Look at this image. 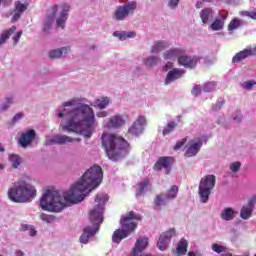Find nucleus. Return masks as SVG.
I'll use <instances>...</instances> for the list:
<instances>
[{
    "label": "nucleus",
    "mask_w": 256,
    "mask_h": 256,
    "mask_svg": "<svg viewBox=\"0 0 256 256\" xmlns=\"http://www.w3.org/2000/svg\"><path fill=\"white\" fill-rule=\"evenodd\" d=\"M58 10H59V6L57 4H54L47 11L46 17L44 19V24H43L44 33H49V31H51V27L53 25V22L55 21V15H57Z\"/></svg>",
    "instance_id": "obj_13"
},
{
    "label": "nucleus",
    "mask_w": 256,
    "mask_h": 256,
    "mask_svg": "<svg viewBox=\"0 0 256 256\" xmlns=\"http://www.w3.org/2000/svg\"><path fill=\"white\" fill-rule=\"evenodd\" d=\"M185 69L173 68L168 71L166 78L164 80L165 85H171V83H175L178 79H181L183 75H185Z\"/></svg>",
    "instance_id": "obj_17"
},
{
    "label": "nucleus",
    "mask_w": 256,
    "mask_h": 256,
    "mask_svg": "<svg viewBox=\"0 0 256 256\" xmlns=\"http://www.w3.org/2000/svg\"><path fill=\"white\" fill-rule=\"evenodd\" d=\"M127 123V115L125 114H116L109 119H105L103 126L106 129H121L123 125Z\"/></svg>",
    "instance_id": "obj_9"
},
{
    "label": "nucleus",
    "mask_w": 256,
    "mask_h": 256,
    "mask_svg": "<svg viewBox=\"0 0 256 256\" xmlns=\"http://www.w3.org/2000/svg\"><path fill=\"white\" fill-rule=\"evenodd\" d=\"M188 245L189 244L187 243V240L182 238L177 245V248L175 251L176 255H178V256L185 255V253H187Z\"/></svg>",
    "instance_id": "obj_32"
},
{
    "label": "nucleus",
    "mask_w": 256,
    "mask_h": 256,
    "mask_svg": "<svg viewBox=\"0 0 256 256\" xmlns=\"http://www.w3.org/2000/svg\"><path fill=\"white\" fill-rule=\"evenodd\" d=\"M250 19L256 20V11H252L250 14Z\"/></svg>",
    "instance_id": "obj_60"
},
{
    "label": "nucleus",
    "mask_w": 256,
    "mask_h": 256,
    "mask_svg": "<svg viewBox=\"0 0 256 256\" xmlns=\"http://www.w3.org/2000/svg\"><path fill=\"white\" fill-rule=\"evenodd\" d=\"M203 147V140L201 138H194L186 145L185 157H195Z\"/></svg>",
    "instance_id": "obj_12"
},
{
    "label": "nucleus",
    "mask_w": 256,
    "mask_h": 256,
    "mask_svg": "<svg viewBox=\"0 0 256 256\" xmlns=\"http://www.w3.org/2000/svg\"><path fill=\"white\" fill-rule=\"evenodd\" d=\"M198 61H199L198 56L190 57L182 54L178 58L179 65H182V67H185V69H195Z\"/></svg>",
    "instance_id": "obj_20"
},
{
    "label": "nucleus",
    "mask_w": 256,
    "mask_h": 256,
    "mask_svg": "<svg viewBox=\"0 0 256 256\" xmlns=\"http://www.w3.org/2000/svg\"><path fill=\"white\" fill-rule=\"evenodd\" d=\"M188 256H196V255H195V252L190 251V252H188Z\"/></svg>",
    "instance_id": "obj_62"
},
{
    "label": "nucleus",
    "mask_w": 256,
    "mask_h": 256,
    "mask_svg": "<svg viewBox=\"0 0 256 256\" xmlns=\"http://www.w3.org/2000/svg\"><path fill=\"white\" fill-rule=\"evenodd\" d=\"M160 59L157 56H148L146 58H144L143 63L145 66L151 68V67H155L156 65H158Z\"/></svg>",
    "instance_id": "obj_34"
},
{
    "label": "nucleus",
    "mask_w": 256,
    "mask_h": 256,
    "mask_svg": "<svg viewBox=\"0 0 256 256\" xmlns=\"http://www.w3.org/2000/svg\"><path fill=\"white\" fill-rule=\"evenodd\" d=\"M241 169V162H233L230 164V171L232 173H237Z\"/></svg>",
    "instance_id": "obj_44"
},
{
    "label": "nucleus",
    "mask_w": 256,
    "mask_h": 256,
    "mask_svg": "<svg viewBox=\"0 0 256 256\" xmlns=\"http://www.w3.org/2000/svg\"><path fill=\"white\" fill-rule=\"evenodd\" d=\"M113 36L118 37L120 41H125V39H135L137 33H135V31L114 32Z\"/></svg>",
    "instance_id": "obj_31"
},
{
    "label": "nucleus",
    "mask_w": 256,
    "mask_h": 256,
    "mask_svg": "<svg viewBox=\"0 0 256 256\" xmlns=\"http://www.w3.org/2000/svg\"><path fill=\"white\" fill-rule=\"evenodd\" d=\"M247 57H250V54H249L248 48H245L244 50L236 53L233 56L232 63H233V65H235L237 63H241V61H245V59H247Z\"/></svg>",
    "instance_id": "obj_30"
},
{
    "label": "nucleus",
    "mask_w": 256,
    "mask_h": 256,
    "mask_svg": "<svg viewBox=\"0 0 256 256\" xmlns=\"http://www.w3.org/2000/svg\"><path fill=\"white\" fill-rule=\"evenodd\" d=\"M57 117L61 120L62 131L77 133L90 139L95 131V112L85 103H77V98L63 102L57 109Z\"/></svg>",
    "instance_id": "obj_2"
},
{
    "label": "nucleus",
    "mask_w": 256,
    "mask_h": 256,
    "mask_svg": "<svg viewBox=\"0 0 256 256\" xmlns=\"http://www.w3.org/2000/svg\"><path fill=\"white\" fill-rule=\"evenodd\" d=\"M97 117L103 118V117H108L109 116V112L105 111V110H101L97 112Z\"/></svg>",
    "instance_id": "obj_53"
},
{
    "label": "nucleus",
    "mask_w": 256,
    "mask_h": 256,
    "mask_svg": "<svg viewBox=\"0 0 256 256\" xmlns=\"http://www.w3.org/2000/svg\"><path fill=\"white\" fill-rule=\"evenodd\" d=\"M201 94V86L199 85H195L192 89V95H194V97H197Z\"/></svg>",
    "instance_id": "obj_47"
},
{
    "label": "nucleus",
    "mask_w": 256,
    "mask_h": 256,
    "mask_svg": "<svg viewBox=\"0 0 256 256\" xmlns=\"http://www.w3.org/2000/svg\"><path fill=\"white\" fill-rule=\"evenodd\" d=\"M21 119H23V113H17L14 115L12 121L13 123H17V121H21Z\"/></svg>",
    "instance_id": "obj_52"
},
{
    "label": "nucleus",
    "mask_w": 256,
    "mask_h": 256,
    "mask_svg": "<svg viewBox=\"0 0 256 256\" xmlns=\"http://www.w3.org/2000/svg\"><path fill=\"white\" fill-rule=\"evenodd\" d=\"M69 51H70L69 47L53 49L49 51V57L50 59H61V57H67V54L69 53Z\"/></svg>",
    "instance_id": "obj_24"
},
{
    "label": "nucleus",
    "mask_w": 256,
    "mask_h": 256,
    "mask_svg": "<svg viewBox=\"0 0 256 256\" xmlns=\"http://www.w3.org/2000/svg\"><path fill=\"white\" fill-rule=\"evenodd\" d=\"M37 195V190L24 180L17 181L8 190V197L13 203H27Z\"/></svg>",
    "instance_id": "obj_5"
},
{
    "label": "nucleus",
    "mask_w": 256,
    "mask_h": 256,
    "mask_svg": "<svg viewBox=\"0 0 256 256\" xmlns=\"http://www.w3.org/2000/svg\"><path fill=\"white\" fill-rule=\"evenodd\" d=\"M224 104L225 101L223 100V98H219L216 104L212 107L213 111H219Z\"/></svg>",
    "instance_id": "obj_45"
},
{
    "label": "nucleus",
    "mask_w": 256,
    "mask_h": 256,
    "mask_svg": "<svg viewBox=\"0 0 256 256\" xmlns=\"http://www.w3.org/2000/svg\"><path fill=\"white\" fill-rule=\"evenodd\" d=\"M101 181H103V170L100 166H92L63 195L57 190H46L40 199V207L43 211L61 213V210L66 207L65 201L81 203L93 189L101 185Z\"/></svg>",
    "instance_id": "obj_1"
},
{
    "label": "nucleus",
    "mask_w": 256,
    "mask_h": 256,
    "mask_svg": "<svg viewBox=\"0 0 256 256\" xmlns=\"http://www.w3.org/2000/svg\"><path fill=\"white\" fill-rule=\"evenodd\" d=\"M233 120L236 123H241V121H243V115L241 114V112H236L233 116Z\"/></svg>",
    "instance_id": "obj_48"
},
{
    "label": "nucleus",
    "mask_w": 256,
    "mask_h": 256,
    "mask_svg": "<svg viewBox=\"0 0 256 256\" xmlns=\"http://www.w3.org/2000/svg\"><path fill=\"white\" fill-rule=\"evenodd\" d=\"M35 137H37V133L35 130L31 129L21 134L18 143L20 146L23 147V149H27L29 145L35 141Z\"/></svg>",
    "instance_id": "obj_15"
},
{
    "label": "nucleus",
    "mask_w": 256,
    "mask_h": 256,
    "mask_svg": "<svg viewBox=\"0 0 256 256\" xmlns=\"http://www.w3.org/2000/svg\"><path fill=\"white\" fill-rule=\"evenodd\" d=\"M228 14H219L212 22L209 24L208 29L210 31H223L225 29V21H227Z\"/></svg>",
    "instance_id": "obj_16"
},
{
    "label": "nucleus",
    "mask_w": 256,
    "mask_h": 256,
    "mask_svg": "<svg viewBox=\"0 0 256 256\" xmlns=\"http://www.w3.org/2000/svg\"><path fill=\"white\" fill-rule=\"evenodd\" d=\"M15 103V96L13 94H7L4 101L0 104V113H5L9 111V107Z\"/></svg>",
    "instance_id": "obj_25"
},
{
    "label": "nucleus",
    "mask_w": 256,
    "mask_h": 256,
    "mask_svg": "<svg viewBox=\"0 0 256 256\" xmlns=\"http://www.w3.org/2000/svg\"><path fill=\"white\" fill-rule=\"evenodd\" d=\"M254 85H256L255 81H246L242 83L243 89H246V91H251L253 89Z\"/></svg>",
    "instance_id": "obj_43"
},
{
    "label": "nucleus",
    "mask_w": 256,
    "mask_h": 256,
    "mask_svg": "<svg viewBox=\"0 0 256 256\" xmlns=\"http://www.w3.org/2000/svg\"><path fill=\"white\" fill-rule=\"evenodd\" d=\"M28 233L30 237H35L37 235V230H35V227L31 226V228L28 230Z\"/></svg>",
    "instance_id": "obj_55"
},
{
    "label": "nucleus",
    "mask_w": 256,
    "mask_h": 256,
    "mask_svg": "<svg viewBox=\"0 0 256 256\" xmlns=\"http://www.w3.org/2000/svg\"><path fill=\"white\" fill-rule=\"evenodd\" d=\"M135 11H137V1L127 0L122 5L116 7L113 13V19L114 21H125L131 15H135Z\"/></svg>",
    "instance_id": "obj_7"
},
{
    "label": "nucleus",
    "mask_w": 256,
    "mask_h": 256,
    "mask_svg": "<svg viewBox=\"0 0 256 256\" xmlns=\"http://www.w3.org/2000/svg\"><path fill=\"white\" fill-rule=\"evenodd\" d=\"M177 193H179V187H177V185H173L168 192L165 194L166 199H168V201H171L173 199L177 198Z\"/></svg>",
    "instance_id": "obj_37"
},
{
    "label": "nucleus",
    "mask_w": 256,
    "mask_h": 256,
    "mask_svg": "<svg viewBox=\"0 0 256 256\" xmlns=\"http://www.w3.org/2000/svg\"><path fill=\"white\" fill-rule=\"evenodd\" d=\"M250 57H256V46L247 47Z\"/></svg>",
    "instance_id": "obj_51"
},
{
    "label": "nucleus",
    "mask_w": 256,
    "mask_h": 256,
    "mask_svg": "<svg viewBox=\"0 0 256 256\" xmlns=\"http://www.w3.org/2000/svg\"><path fill=\"white\" fill-rule=\"evenodd\" d=\"M0 153H5V147H3V145L0 144Z\"/></svg>",
    "instance_id": "obj_61"
},
{
    "label": "nucleus",
    "mask_w": 256,
    "mask_h": 256,
    "mask_svg": "<svg viewBox=\"0 0 256 256\" xmlns=\"http://www.w3.org/2000/svg\"><path fill=\"white\" fill-rule=\"evenodd\" d=\"M177 5H179V0H170L168 2V7L170 9H177Z\"/></svg>",
    "instance_id": "obj_49"
},
{
    "label": "nucleus",
    "mask_w": 256,
    "mask_h": 256,
    "mask_svg": "<svg viewBox=\"0 0 256 256\" xmlns=\"http://www.w3.org/2000/svg\"><path fill=\"white\" fill-rule=\"evenodd\" d=\"M171 161H173V158L171 157L159 158L154 165V170L161 171V169H164V173L169 175V173H171Z\"/></svg>",
    "instance_id": "obj_18"
},
{
    "label": "nucleus",
    "mask_w": 256,
    "mask_h": 256,
    "mask_svg": "<svg viewBox=\"0 0 256 256\" xmlns=\"http://www.w3.org/2000/svg\"><path fill=\"white\" fill-rule=\"evenodd\" d=\"M173 235H175V229H170L160 235L157 242V247L160 251H165V249H167Z\"/></svg>",
    "instance_id": "obj_14"
},
{
    "label": "nucleus",
    "mask_w": 256,
    "mask_h": 256,
    "mask_svg": "<svg viewBox=\"0 0 256 256\" xmlns=\"http://www.w3.org/2000/svg\"><path fill=\"white\" fill-rule=\"evenodd\" d=\"M69 11H71V5H69L68 3L62 4L60 15L56 19L57 27L65 29V23L67 22V18L69 17Z\"/></svg>",
    "instance_id": "obj_19"
},
{
    "label": "nucleus",
    "mask_w": 256,
    "mask_h": 256,
    "mask_svg": "<svg viewBox=\"0 0 256 256\" xmlns=\"http://www.w3.org/2000/svg\"><path fill=\"white\" fill-rule=\"evenodd\" d=\"M141 221V216L135 212H129L124 218L120 220L121 228L114 231L112 235L113 243H119L123 239H127L135 229H137V222Z\"/></svg>",
    "instance_id": "obj_6"
},
{
    "label": "nucleus",
    "mask_w": 256,
    "mask_h": 256,
    "mask_svg": "<svg viewBox=\"0 0 256 256\" xmlns=\"http://www.w3.org/2000/svg\"><path fill=\"white\" fill-rule=\"evenodd\" d=\"M212 251H214L215 253H225V251H227V248L221 244H213L212 245Z\"/></svg>",
    "instance_id": "obj_41"
},
{
    "label": "nucleus",
    "mask_w": 256,
    "mask_h": 256,
    "mask_svg": "<svg viewBox=\"0 0 256 256\" xmlns=\"http://www.w3.org/2000/svg\"><path fill=\"white\" fill-rule=\"evenodd\" d=\"M240 15L242 17H251V12H249V11H241Z\"/></svg>",
    "instance_id": "obj_57"
},
{
    "label": "nucleus",
    "mask_w": 256,
    "mask_h": 256,
    "mask_svg": "<svg viewBox=\"0 0 256 256\" xmlns=\"http://www.w3.org/2000/svg\"><path fill=\"white\" fill-rule=\"evenodd\" d=\"M23 35V31H18L16 35L13 36L14 45H17L19 43V39H21V36Z\"/></svg>",
    "instance_id": "obj_50"
},
{
    "label": "nucleus",
    "mask_w": 256,
    "mask_h": 256,
    "mask_svg": "<svg viewBox=\"0 0 256 256\" xmlns=\"http://www.w3.org/2000/svg\"><path fill=\"white\" fill-rule=\"evenodd\" d=\"M146 127L147 118L143 115H140L130 126V128L128 129V133H130V135H135V137H139V135H143Z\"/></svg>",
    "instance_id": "obj_10"
},
{
    "label": "nucleus",
    "mask_w": 256,
    "mask_h": 256,
    "mask_svg": "<svg viewBox=\"0 0 256 256\" xmlns=\"http://www.w3.org/2000/svg\"><path fill=\"white\" fill-rule=\"evenodd\" d=\"M215 175H207L200 180L198 195L200 197V203H207L211 195L212 189H215Z\"/></svg>",
    "instance_id": "obj_8"
},
{
    "label": "nucleus",
    "mask_w": 256,
    "mask_h": 256,
    "mask_svg": "<svg viewBox=\"0 0 256 256\" xmlns=\"http://www.w3.org/2000/svg\"><path fill=\"white\" fill-rule=\"evenodd\" d=\"M203 25H211L213 23V9L204 8L199 13Z\"/></svg>",
    "instance_id": "obj_23"
},
{
    "label": "nucleus",
    "mask_w": 256,
    "mask_h": 256,
    "mask_svg": "<svg viewBox=\"0 0 256 256\" xmlns=\"http://www.w3.org/2000/svg\"><path fill=\"white\" fill-rule=\"evenodd\" d=\"M40 219H41V221H44L45 223H53V221H55V217H53L52 215L45 214V213H42L40 215Z\"/></svg>",
    "instance_id": "obj_42"
},
{
    "label": "nucleus",
    "mask_w": 256,
    "mask_h": 256,
    "mask_svg": "<svg viewBox=\"0 0 256 256\" xmlns=\"http://www.w3.org/2000/svg\"><path fill=\"white\" fill-rule=\"evenodd\" d=\"M3 170V164H0V171Z\"/></svg>",
    "instance_id": "obj_63"
},
{
    "label": "nucleus",
    "mask_w": 256,
    "mask_h": 256,
    "mask_svg": "<svg viewBox=\"0 0 256 256\" xmlns=\"http://www.w3.org/2000/svg\"><path fill=\"white\" fill-rule=\"evenodd\" d=\"M176 127H177V123H175L174 121H171L164 127L162 131V135L165 137L166 135L173 133Z\"/></svg>",
    "instance_id": "obj_38"
},
{
    "label": "nucleus",
    "mask_w": 256,
    "mask_h": 256,
    "mask_svg": "<svg viewBox=\"0 0 256 256\" xmlns=\"http://www.w3.org/2000/svg\"><path fill=\"white\" fill-rule=\"evenodd\" d=\"M8 161L11 163L13 169H17L21 165V157L17 154H9Z\"/></svg>",
    "instance_id": "obj_35"
},
{
    "label": "nucleus",
    "mask_w": 256,
    "mask_h": 256,
    "mask_svg": "<svg viewBox=\"0 0 256 256\" xmlns=\"http://www.w3.org/2000/svg\"><path fill=\"white\" fill-rule=\"evenodd\" d=\"M241 27V21L238 18H234L228 25V31H235Z\"/></svg>",
    "instance_id": "obj_40"
},
{
    "label": "nucleus",
    "mask_w": 256,
    "mask_h": 256,
    "mask_svg": "<svg viewBox=\"0 0 256 256\" xmlns=\"http://www.w3.org/2000/svg\"><path fill=\"white\" fill-rule=\"evenodd\" d=\"M181 55H185V49L183 48H171L167 51H165L162 55L163 59H166L167 61H175L176 59H179Z\"/></svg>",
    "instance_id": "obj_21"
},
{
    "label": "nucleus",
    "mask_w": 256,
    "mask_h": 256,
    "mask_svg": "<svg viewBox=\"0 0 256 256\" xmlns=\"http://www.w3.org/2000/svg\"><path fill=\"white\" fill-rule=\"evenodd\" d=\"M8 3H9V0H0V5H3V7H7Z\"/></svg>",
    "instance_id": "obj_58"
},
{
    "label": "nucleus",
    "mask_w": 256,
    "mask_h": 256,
    "mask_svg": "<svg viewBox=\"0 0 256 256\" xmlns=\"http://www.w3.org/2000/svg\"><path fill=\"white\" fill-rule=\"evenodd\" d=\"M186 142H187V139L179 140L174 146V151H179V149H181V147H183V145H185Z\"/></svg>",
    "instance_id": "obj_46"
},
{
    "label": "nucleus",
    "mask_w": 256,
    "mask_h": 256,
    "mask_svg": "<svg viewBox=\"0 0 256 256\" xmlns=\"http://www.w3.org/2000/svg\"><path fill=\"white\" fill-rule=\"evenodd\" d=\"M111 103V98L107 96H101L94 101V107L97 109H107Z\"/></svg>",
    "instance_id": "obj_29"
},
{
    "label": "nucleus",
    "mask_w": 256,
    "mask_h": 256,
    "mask_svg": "<svg viewBox=\"0 0 256 256\" xmlns=\"http://www.w3.org/2000/svg\"><path fill=\"white\" fill-rule=\"evenodd\" d=\"M109 201V195L97 194L94 200V208L90 210L89 219L92 226H86L80 236V243L87 245L93 237L99 232L101 223H103V213H105V203Z\"/></svg>",
    "instance_id": "obj_3"
},
{
    "label": "nucleus",
    "mask_w": 256,
    "mask_h": 256,
    "mask_svg": "<svg viewBox=\"0 0 256 256\" xmlns=\"http://www.w3.org/2000/svg\"><path fill=\"white\" fill-rule=\"evenodd\" d=\"M217 87V82L212 81V82H206L203 85V91L205 93H211V91H215V88Z\"/></svg>",
    "instance_id": "obj_39"
},
{
    "label": "nucleus",
    "mask_w": 256,
    "mask_h": 256,
    "mask_svg": "<svg viewBox=\"0 0 256 256\" xmlns=\"http://www.w3.org/2000/svg\"><path fill=\"white\" fill-rule=\"evenodd\" d=\"M169 47V44L165 41H156L151 47L150 53L157 55V53H161V51H165Z\"/></svg>",
    "instance_id": "obj_28"
},
{
    "label": "nucleus",
    "mask_w": 256,
    "mask_h": 256,
    "mask_svg": "<svg viewBox=\"0 0 256 256\" xmlns=\"http://www.w3.org/2000/svg\"><path fill=\"white\" fill-rule=\"evenodd\" d=\"M15 31H17V27L12 26L9 30L0 35V47L1 45H5V41H7V39H9V37L15 33Z\"/></svg>",
    "instance_id": "obj_33"
},
{
    "label": "nucleus",
    "mask_w": 256,
    "mask_h": 256,
    "mask_svg": "<svg viewBox=\"0 0 256 256\" xmlns=\"http://www.w3.org/2000/svg\"><path fill=\"white\" fill-rule=\"evenodd\" d=\"M14 15L12 17V23H16L18 19H21V15L27 11V4H23L21 1H16L14 3Z\"/></svg>",
    "instance_id": "obj_22"
},
{
    "label": "nucleus",
    "mask_w": 256,
    "mask_h": 256,
    "mask_svg": "<svg viewBox=\"0 0 256 256\" xmlns=\"http://www.w3.org/2000/svg\"><path fill=\"white\" fill-rule=\"evenodd\" d=\"M168 201L169 200L165 194H159L154 200V205L156 207H163L164 205H167Z\"/></svg>",
    "instance_id": "obj_36"
},
{
    "label": "nucleus",
    "mask_w": 256,
    "mask_h": 256,
    "mask_svg": "<svg viewBox=\"0 0 256 256\" xmlns=\"http://www.w3.org/2000/svg\"><path fill=\"white\" fill-rule=\"evenodd\" d=\"M31 227H33V225H29V224H21V231H29L31 229Z\"/></svg>",
    "instance_id": "obj_54"
},
{
    "label": "nucleus",
    "mask_w": 256,
    "mask_h": 256,
    "mask_svg": "<svg viewBox=\"0 0 256 256\" xmlns=\"http://www.w3.org/2000/svg\"><path fill=\"white\" fill-rule=\"evenodd\" d=\"M24 255H25V253H23V251H21V250H17L15 252V256H24Z\"/></svg>",
    "instance_id": "obj_59"
},
{
    "label": "nucleus",
    "mask_w": 256,
    "mask_h": 256,
    "mask_svg": "<svg viewBox=\"0 0 256 256\" xmlns=\"http://www.w3.org/2000/svg\"><path fill=\"white\" fill-rule=\"evenodd\" d=\"M237 212L231 207H226L222 210L220 217L223 221H233Z\"/></svg>",
    "instance_id": "obj_26"
},
{
    "label": "nucleus",
    "mask_w": 256,
    "mask_h": 256,
    "mask_svg": "<svg viewBox=\"0 0 256 256\" xmlns=\"http://www.w3.org/2000/svg\"><path fill=\"white\" fill-rule=\"evenodd\" d=\"M81 141V138H72L63 134H56L54 136H46L45 145H65L66 143H73Z\"/></svg>",
    "instance_id": "obj_11"
},
{
    "label": "nucleus",
    "mask_w": 256,
    "mask_h": 256,
    "mask_svg": "<svg viewBox=\"0 0 256 256\" xmlns=\"http://www.w3.org/2000/svg\"><path fill=\"white\" fill-rule=\"evenodd\" d=\"M151 191V182L149 180H143L138 184L136 195H145Z\"/></svg>",
    "instance_id": "obj_27"
},
{
    "label": "nucleus",
    "mask_w": 256,
    "mask_h": 256,
    "mask_svg": "<svg viewBox=\"0 0 256 256\" xmlns=\"http://www.w3.org/2000/svg\"><path fill=\"white\" fill-rule=\"evenodd\" d=\"M163 69L164 71H169V69H173V62H168Z\"/></svg>",
    "instance_id": "obj_56"
},
{
    "label": "nucleus",
    "mask_w": 256,
    "mask_h": 256,
    "mask_svg": "<svg viewBox=\"0 0 256 256\" xmlns=\"http://www.w3.org/2000/svg\"><path fill=\"white\" fill-rule=\"evenodd\" d=\"M101 143L110 161H119L129 153V142L121 136L104 132Z\"/></svg>",
    "instance_id": "obj_4"
}]
</instances>
